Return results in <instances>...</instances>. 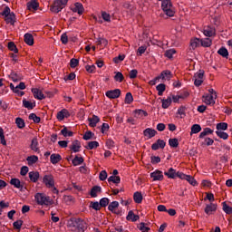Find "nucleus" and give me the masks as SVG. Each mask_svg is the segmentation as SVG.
Returning a JSON list of instances; mask_svg holds the SVG:
<instances>
[{
    "mask_svg": "<svg viewBox=\"0 0 232 232\" xmlns=\"http://www.w3.org/2000/svg\"><path fill=\"white\" fill-rule=\"evenodd\" d=\"M24 108H27V110H34L35 107V102H32L30 101H26V99L23 100Z\"/></svg>",
    "mask_w": 232,
    "mask_h": 232,
    "instance_id": "c756f323",
    "label": "nucleus"
},
{
    "mask_svg": "<svg viewBox=\"0 0 232 232\" xmlns=\"http://www.w3.org/2000/svg\"><path fill=\"white\" fill-rule=\"evenodd\" d=\"M24 222L22 219H18L13 223L14 229H17L18 231H21V227H23V224Z\"/></svg>",
    "mask_w": 232,
    "mask_h": 232,
    "instance_id": "a19ab883",
    "label": "nucleus"
},
{
    "mask_svg": "<svg viewBox=\"0 0 232 232\" xmlns=\"http://www.w3.org/2000/svg\"><path fill=\"white\" fill-rule=\"evenodd\" d=\"M170 148H179V139L173 138L169 140Z\"/></svg>",
    "mask_w": 232,
    "mask_h": 232,
    "instance_id": "864d4df0",
    "label": "nucleus"
},
{
    "mask_svg": "<svg viewBox=\"0 0 232 232\" xmlns=\"http://www.w3.org/2000/svg\"><path fill=\"white\" fill-rule=\"evenodd\" d=\"M82 162H84V158L79 156H75L72 160V166H81Z\"/></svg>",
    "mask_w": 232,
    "mask_h": 232,
    "instance_id": "e433bc0d",
    "label": "nucleus"
},
{
    "mask_svg": "<svg viewBox=\"0 0 232 232\" xmlns=\"http://www.w3.org/2000/svg\"><path fill=\"white\" fill-rule=\"evenodd\" d=\"M200 44L203 48H209L213 44V40L210 38L200 39Z\"/></svg>",
    "mask_w": 232,
    "mask_h": 232,
    "instance_id": "c85d7f7f",
    "label": "nucleus"
},
{
    "mask_svg": "<svg viewBox=\"0 0 232 232\" xmlns=\"http://www.w3.org/2000/svg\"><path fill=\"white\" fill-rule=\"evenodd\" d=\"M156 90L158 92V95H163L164 92H166V84L160 83L159 85H157Z\"/></svg>",
    "mask_w": 232,
    "mask_h": 232,
    "instance_id": "ea45409f",
    "label": "nucleus"
},
{
    "mask_svg": "<svg viewBox=\"0 0 232 232\" xmlns=\"http://www.w3.org/2000/svg\"><path fill=\"white\" fill-rule=\"evenodd\" d=\"M70 150H72V151H73L74 153H79L81 150V141H79V140H73L72 146L70 147Z\"/></svg>",
    "mask_w": 232,
    "mask_h": 232,
    "instance_id": "aec40b11",
    "label": "nucleus"
},
{
    "mask_svg": "<svg viewBox=\"0 0 232 232\" xmlns=\"http://www.w3.org/2000/svg\"><path fill=\"white\" fill-rule=\"evenodd\" d=\"M90 208H92V209H94L95 211H101V203H98L97 201H92L90 204Z\"/></svg>",
    "mask_w": 232,
    "mask_h": 232,
    "instance_id": "6e6d98bb",
    "label": "nucleus"
},
{
    "mask_svg": "<svg viewBox=\"0 0 232 232\" xmlns=\"http://www.w3.org/2000/svg\"><path fill=\"white\" fill-rule=\"evenodd\" d=\"M95 134L93 132H92V130H87L84 134H83V140H90Z\"/></svg>",
    "mask_w": 232,
    "mask_h": 232,
    "instance_id": "bf43d9fd",
    "label": "nucleus"
},
{
    "mask_svg": "<svg viewBox=\"0 0 232 232\" xmlns=\"http://www.w3.org/2000/svg\"><path fill=\"white\" fill-rule=\"evenodd\" d=\"M39 8V2L37 0H31L27 3V10H37Z\"/></svg>",
    "mask_w": 232,
    "mask_h": 232,
    "instance_id": "a878e982",
    "label": "nucleus"
},
{
    "mask_svg": "<svg viewBox=\"0 0 232 232\" xmlns=\"http://www.w3.org/2000/svg\"><path fill=\"white\" fill-rule=\"evenodd\" d=\"M150 179H153V181L164 180V175L161 170L157 169L150 173Z\"/></svg>",
    "mask_w": 232,
    "mask_h": 232,
    "instance_id": "9d476101",
    "label": "nucleus"
},
{
    "mask_svg": "<svg viewBox=\"0 0 232 232\" xmlns=\"http://www.w3.org/2000/svg\"><path fill=\"white\" fill-rule=\"evenodd\" d=\"M140 218V217L139 215H135V213H133V210L129 211L126 217V220H131V222H137V220H139Z\"/></svg>",
    "mask_w": 232,
    "mask_h": 232,
    "instance_id": "bb28decb",
    "label": "nucleus"
},
{
    "mask_svg": "<svg viewBox=\"0 0 232 232\" xmlns=\"http://www.w3.org/2000/svg\"><path fill=\"white\" fill-rule=\"evenodd\" d=\"M37 146H39V141H37V138H34L31 141L30 148L33 151H39V149Z\"/></svg>",
    "mask_w": 232,
    "mask_h": 232,
    "instance_id": "58836bf2",
    "label": "nucleus"
},
{
    "mask_svg": "<svg viewBox=\"0 0 232 232\" xmlns=\"http://www.w3.org/2000/svg\"><path fill=\"white\" fill-rule=\"evenodd\" d=\"M218 55H221V57H224L225 59H228L229 57V52L227 51V49L226 47H221L218 51Z\"/></svg>",
    "mask_w": 232,
    "mask_h": 232,
    "instance_id": "473e14b6",
    "label": "nucleus"
},
{
    "mask_svg": "<svg viewBox=\"0 0 232 232\" xmlns=\"http://www.w3.org/2000/svg\"><path fill=\"white\" fill-rule=\"evenodd\" d=\"M70 115V111L67 109H63L57 112L56 119H58V121H64V119H68Z\"/></svg>",
    "mask_w": 232,
    "mask_h": 232,
    "instance_id": "0eeeda50",
    "label": "nucleus"
},
{
    "mask_svg": "<svg viewBox=\"0 0 232 232\" xmlns=\"http://www.w3.org/2000/svg\"><path fill=\"white\" fill-rule=\"evenodd\" d=\"M32 93H33L34 99H37L38 101H43V99H46V96L43 93V91H41L37 88H33Z\"/></svg>",
    "mask_w": 232,
    "mask_h": 232,
    "instance_id": "1a4fd4ad",
    "label": "nucleus"
},
{
    "mask_svg": "<svg viewBox=\"0 0 232 232\" xmlns=\"http://www.w3.org/2000/svg\"><path fill=\"white\" fill-rule=\"evenodd\" d=\"M50 160L54 165L59 164V162H61V160H63V157L61 156V154L53 153L51 155Z\"/></svg>",
    "mask_w": 232,
    "mask_h": 232,
    "instance_id": "5701e85b",
    "label": "nucleus"
},
{
    "mask_svg": "<svg viewBox=\"0 0 232 232\" xmlns=\"http://www.w3.org/2000/svg\"><path fill=\"white\" fill-rule=\"evenodd\" d=\"M134 117L136 119H142V117H148V111L142 110V109H138L134 111Z\"/></svg>",
    "mask_w": 232,
    "mask_h": 232,
    "instance_id": "412c9836",
    "label": "nucleus"
},
{
    "mask_svg": "<svg viewBox=\"0 0 232 232\" xmlns=\"http://www.w3.org/2000/svg\"><path fill=\"white\" fill-rule=\"evenodd\" d=\"M159 148H160L161 150H164V148H166V141L159 139L156 140L155 143H153L151 145V150H153V151H157V150H159Z\"/></svg>",
    "mask_w": 232,
    "mask_h": 232,
    "instance_id": "6e6552de",
    "label": "nucleus"
},
{
    "mask_svg": "<svg viewBox=\"0 0 232 232\" xmlns=\"http://www.w3.org/2000/svg\"><path fill=\"white\" fill-rule=\"evenodd\" d=\"M151 164H159L160 162V157L159 156H151L150 157Z\"/></svg>",
    "mask_w": 232,
    "mask_h": 232,
    "instance_id": "774afa93",
    "label": "nucleus"
},
{
    "mask_svg": "<svg viewBox=\"0 0 232 232\" xmlns=\"http://www.w3.org/2000/svg\"><path fill=\"white\" fill-rule=\"evenodd\" d=\"M179 179L181 180H187V182L190 183L191 186H198L197 179L192 176L186 175L184 172L182 174H179Z\"/></svg>",
    "mask_w": 232,
    "mask_h": 232,
    "instance_id": "20e7f679",
    "label": "nucleus"
},
{
    "mask_svg": "<svg viewBox=\"0 0 232 232\" xmlns=\"http://www.w3.org/2000/svg\"><path fill=\"white\" fill-rule=\"evenodd\" d=\"M86 150H94L99 148V142L98 141H89L87 146H85Z\"/></svg>",
    "mask_w": 232,
    "mask_h": 232,
    "instance_id": "37998d69",
    "label": "nucleus"
},
{
    "mask_svg": "<svg viewBox=\"0 0 232 232\" xmlns=\"http://www.w3.org/2000/svg\"><path fill=\"white\" fill-rule=\"evenodd\" d=\"M43 182L45 184L46 188H52L55 186V180L53 179V175H44L43 178Z\"/></svg>",
    "mask_w": 232,
    "mask_h": 232,
    "instance_id": "7ed1b4c3",
    "label": "nucleus"
},
{
    "mask_svg": "<svg viewBox=\"0 0 232 232\" xmlns=\"http://www.w3.org/2000/svg\"><path fill=\"white\" fill-rule=\"evenodd\" d=\"M211 134H213V130H211L210 128H205L204 130L200 132L199 139H204L206 135H211Z\"/></svg>",
    "mask_w": 232,
    "mask_h": 232,
    "instance_id": "79ce46f5",
    "label": "nucleus"
},
{
    "mask_svg": "<svg viewBox=\"0 0 232 232\" xmlns=\"http://www.w3.org/2000/svg\"><path fill=\"white\" fill-rule=\"evenodd\" d=\"M160 75L161 76L162 81H164L166 79H167V81H170L171 77H173V74L171 73V71H169V70L162 71Z\"/></svg>",
    "mask_w": 232,
    "mask_h": 232,
    "instance_id": "cd10ccee",
    "label": "nucleus"
},
{
    "mask_svg": "<svg viewBox=\"0 0 232 232\" xmlns=\"http://www.w3.org/2000/svg\"><path fill=\"white\" fill-rule=\"evenodd\" d=\"M144 137H149V139H153L157 135V130L155 129L147 128L143 130Z\"/></svg>",
    "mask_w": 232,
    "mask_h": 232,
    "instance_id": "4468645a",
    "label": "nucleus"
},
{
    "mask_svg": "<svg viewBox=\"0 0 232 232\" xmlns=\"http://www.w3.org/2000/svg\"><path fill=\"white\" fill-rule=\"evenodd\" d=\"M24 41L28 46H34V35L30 33H26L24 36Z\"/></svg>",
    "mask_w": 232,
    "mask_h": 232,
    "instance_id": "f3484780",
    "label": "nucleus"
},
{
    "mask_svg": "<svg viewBox=\"0 0 232 232\" xmlns=\"http://www.w3.org/2000/svg\"><path fill=\"white\" fill-rule=\"evenodd\" d=\"M115 73L114 81H116V82H122L124 81V74L121 72H117Z\"/></svg>",
    "mask_w": 232,
    "mask_h": 232,
    "instance_id": "09e8293b",
    "label": "nucleus"
},
{
    "mask_svg": "<svg viewBox=\"0 0 232 232\" xmlns=\"http://www.w3.org/2000/svg\"><path fill=\"white\" fill-rule=\"evenodd\" d=\"M124 59H126V55L125 54H120L118 57L113 58V63L115 64H119V63L124 61Z\"/></svg>",
    "mask_w": 232,
    "mask_h": 232,
    "instance_id": "e2e57ef3",
    "label": "nucleus"
},
{
    "mask_svg": "<svg viewBox=\"0 0 232 232\" xmlns=\"http://www.w3.org/2000/svg\"><path fill=\"white\" fill-rule=\"evenodd\" d=\"M28 166H34V164H35L38 160H39V157L33 155V156H29L26 158Z\"/></svg>",
    "mask_w": 232,
    "mask_h": 232,
    "instance_id": "2f4dec72",
    "label": "nucleus"
},
{
    "mask_svg": "<svg viewBox=\"0 0 232 232\" xmlns=\"http://www.w3.org/2000/svg\"><path fill=\"white\" fill-rule=\"evenodd\" d=\"M9 77L12 79V81L14 82H19V81L23 80V77H21V75H19L17 72H12L9 75Z\"/></svg>",
    "mask_w": 232,
    "mask_h": 232,
    "instance_id": "c9c22d12",
    "label": "nucleus"
},
{
    "mask_svg": "<svg viewBox=\"0 0 232 232\" xmlns=\"http://www.w3.org/2000/svg\"><path fill=\"white\" fill-rule=\"evenodd\" d=\"M28 175H29L30 181L34 183L37 182L39 180V178L41 177V175L39 174V171H34V170L30 171Z\"/></svg>",
    "mask_w": 232,
    "mask_h": 232,
    "instance_id": "a211bd4d",
    "label": "nucleus"
},
{
    "mask_svg": "<svg viewBox=\"0 0 232 232\" xmlns=\"http://www.w3.org/2000/svg\"><path fill=\"white\" fill-rule=\"evenodd\" d=\"M217 130H218V131H220V130H222L223 131H226V130H227V122L218 123Z\"/></svg>",
    "mask_w": 232,
    "mask_h": 232,
    "instance_id": "13d9d810",
    "label": "nucleus"
},
{
    "mask_svg": "<svg viewBox=\"0 0 232 232\" xmlns=\"http://www.w3.org/2000/svg\"><path fill=\"white\" fill-rule=\"evenodd\" d=\"M15 124L17 125V128H19L20 130H23V128H24L25 126L24 120H23V118H16Z\"/></svg>",
    "mask_w": 232,
    "mask_h": 232,
    "instance_id": "8fccbe9b",
    "label": "nucleus"
},
{
    "mask_svg": "<svg viewBox=\"0 0 232 232\" xmlns=\"http://www.w3.org/2000/svg\"><path fill=\"white\" fill-rule=\"evenodd\" d=\"M137 75H139V71H137V69H133L129 72L130 79H137Z\"/></svg>",
    "mask_w": 232,
    "mask_h": 232,
    "instance_id": "338daca9",
    "label": "nucleus"
},
{
    "mask_svg": "<svg viewBox=\"0 0 232 232\" xmlns=\"http://www.w3.org/2000/svg\"><path fill=\"white\" fill-rule=\"evenodd\" d=\"M89 126L91 128H95L98 124V122H101V119L99 116L93 114L92 118H88Z\"/></svg>",
    "mask_w": 232,
    "mask_h": 232,
    "instance_id": "ddd939ff",
    "label": "nucleus"
},
{
    "mask_svg": "<svg viewBox=\"0 0 232 232\" xmlns=\"http://www.w3.org/2000/svg\"><path fill=\"white\" fill-rule=\"evenodd\" d=\"M178 115H180V119L186 117V106L181 105L178 110Z\"/></svg>",
    "mask_w": 232,
    "mask_h": 232,
    "instance_id": "5fc2aeb1",
    "label": "nucleus"
},
{
    "mask_svg": "<svg viewBox=\"0 0 232 232\" xmlns=\"http://www.w3.org/2000/svg\"><path fill=\"white\" fill-rule=\"evenodd\" d=\"M97 193H102V188L100 186H93L90 191V195L91 197H92V198H97Z\"/></svg>",
    "mask_w": 232,
    "mask_h": 232,
    "instance_id": "4be33fe9",
    "label": "nucleus"
},
{
    "mask_svg": "<svg viewBox=\"0 0 232 232\" xmlns=\"http://www.w3.org/2000/svg\"><path fill=\"white\" fill-rule=\"evenodd\" d=\"M217 204H213V203H210V204H208L205 208V213L206 215H211V213H215V211H217Z\"/></svg>",
    "mask_w": 232,
    "mask_h": 232,
    "instance_id": "dca6fc26",
    "label": "nucleus"
},
{
    "mask_svg": "<svg viewBox=\"0 0 232 232\" xmlns=\"http://www.w3.org/2000/svg\"><path fill=\"white\" fill-rule=\"evenodd\" d=\"M11 186H14L17 189H20V191H23L24 186L21 184V180L17 178H13L10 180Z\"/></svg>",
    "mask_w": 232,
    "mask_h": 232,
    "instance_id": "2eb2a0df",
    "label": "nucleus"
},
{
    "mask_svg": "<svg viewBox=\"0 0 232 232\" xmlns=\"http://www.w3.org/2000/svg\"><path fill=\"white\" fill-rule=\"evenodd\" d=\"M72 11L78 14L79 15H82V14H84V5L77 2L74 4V7L72 8Z\"/></svg>",
    "mask_w": 232,
    "mask_h": 232,
    "instance_id": "9b49d317",
    "label": "nucleus"
},
{
    "mask_svg": "<svg viewBox=\"0 0 232 232\" xmlns=\"http://www.w3.org/2000/svg\"><path fill=\"white\" fill-rule=\"evenodd\" d=\"M216 134L218 135V137H219V139H223V140H227L229 137V134H227V132L221 131V130H217Z\"/></svg>",
    "mask_w": 232,
    "mask_h": 232,
    "instance_id": "a18cd8bd",
    "label": "nucleus"
},
{
    "mask_svg": "<svg viewBox=\"0 0 232 232\" xmlns=\"http://www.w3.org/2000/svg\"><path fill=\"white\" fill-rule=\"evenodd\" d=\"M190 46L192 50H195L200 46V39L199 38H192L190 40Z\"/></svg>",
    "mask_w": 232,
    "mask_h": 232,
    "instance_id": "72a5a7b5",
    "label": "nucleus"
},
{
    "mask_svg": "<svg viewBox=\"0 0 232 232\" xmlns=\"http://www.w3.org/2000/svg\"><path fill=\"white\" fill-rule=\"evenodd\" d=\"M67 227H69L71 231L84 232L86 229H88V224H86L84 219L79 218H71L67 221Z\"/></svg>",
    "mask_w": 232,
    "mask_h": 232,
    "instance_id": "f257e3e1",
    "label": "nucleus"
},
{
    "mask_svg": "<svg viewBox=\"0 0 232 232\" xmlns=\"http://www.w3.org/2000/svg\"><path fill=\"white\" fill-rule=\"evenodd\" d=\"M217 31L215 30L214 27L211 26H207L204 31L203 34L204 35H206V37H215V35H217Z\"/></svg>",
    "mask_w": 232,
    "mask_h": 232,
    "instance_id": "f8f14e48",
    "label": "nucleus"
},
{
    "mask_svg": "<svg viewBox=\"0 0 232 232\" xmlns=\"http://www.w3.org/2000/svg\"><path fill=\"white\" fill-rule=\"evenodd\" d=\"M223 211L227 213V215L232 214V208L227 205V203L223 202Z\"/></svg>",
    "mask_w": 232,
    "mask_h": 232,
    "instance_id": "052dcab7",
    "label": "nucleus"
},
{
    "mask_svg": "<svg viewBox=\"0 0 232 232\" xmlns=\"http://www.w3.org/2000/svg\"><path fill=\"white\" fill-rule=\"evenodd\" d=\"M29 120L34 121L35 124H39V122H41V117L37 116L36 113H31L29 115Z\"/></svg>",
    "mask_w": 232,
    "mask_h": 232,
    "instance_id": "de8ad7c7",
    "label": "nucleus"
},
{
    "mask_svg": "<svg viewBox=\"0 0 232 232\" xmlns=\"http://www.w3.org/2000/svg\"><path fill=\"white\" fill-rule=\"evenodd\" d=\"M133 200L136 204H142V193L137 191L133 195Z\"/></svg>",
    "mask_w": 232,
    "mask_h": 232,
    "instance_id": "f704fd0d",
    "label": "nucleus"
},
{
    "mask_svg": "<svg viewBox=\"0 0 232 232\" xmlns=\"http://www.w3.org/2000/svg\"><path fill=\"white\" fill-rule=\"evenodd\" d=\"M125 104H131L133 102V95L131 92H127L125 96Z\"/></svg>",
    "mask_w": 232,
    "mask_h": 232,
    "instance_id": "4d7b16f0",
    "label": "nucleus"
},
{
    "mask_svg": "<svg viewBox=\"0 0 232 232\" xmlns=\"http://www.w3.org/2000/svg\"><path fill=\"white\" fill-rule=\"evenodd\" d=\"M161 102H162L161 106L163 110H168V108L171 106V102H172L171 97H168L166 100L165 99L161 100Z\"/></svg>",
    "mask_w": 232,
    "mask_h": 232,
    "instance_id": "7c9ffc66",
    "label": "nucleus"
},
{
    "mask_svg": "<svg viewBox=\"0 0 232 232\" xmlns=\"http://www.w3.org/2000/svg\"><path fill=\"white\" fill-rule=\"evenodd\" d=\"M61 133L63 135V137H73V132L72 130H68L67 127H63Z\"/></svg>",
    "mask_w": 232,
    "mask_h": 232,
    "instance_id": "603ef678",
    "label": "nucleus"
},
{
    "mask_svg": "<svg viewBox=\"0 0 232 232\" xmlns=\"http://www.w3.org/2000/svg\"><path fill=\"white\" fill-rule=\"evenodd\" d=\"M105 95L108 99H119L121 97V89L107 91Z\"/></svg>",
    "mask_w": 232,
    "mask_h": 232,
    "instance_id": "39448f33",
    "label": "nucleus"
},
{
    "mask_svg": "<svg viewBox=\"0 0 232 232\" xmlns=\"http://www.w3.org/2000/svg\"><path fill=\"white\" fill-rule=\"evenodd\" d=\"M7 48L10 52H14V53H19V49H17V45H15V43L14 42H9L7 44Z\"/></svg>",
    "mask_w": 232,
    "mask_h": 232,
    "instance_id": "4c0bfd02",
    "label": "nucleus"
},
{
    "mask_svg": "<svg viewBox=\"0 0 232 232\" xmlns=\"http://www.w3.org/2000/svg\"><path fill=\"white\" fill-rule=\"evenodd\" d=\"M200 131H202V127H200L199 124H194L191 127L190 135H193V133H200Z\"/></svg>",
    "mask_w": 232,
    "mask_h": 232,
    "instance_id": "c03bdc74",
    "label": "nucleus"
},
{
    "mask_svg": "<svg viewBox=\"0 0 232 232\" xmlns=\"http://www.w3.org/2000/svg\"><path fill=\"white\" fill-rule=\"evenodd\" d=\"M183 172H180V171H178L173 169V168H170L169 169V170L167 172H164V175L166 177H168V179H177V177L179 178V175H182Z\"/></svg>",
    "mask_w": 232,
    "mask_h": 232,
    "instance_id": "423d86ee",
    "label": "nucleus"
},
{
    "mask_svg": "<svg viewBox=\"0 0 232 232\" xmlns=\"http://www.w3.org/2000/svg\"><path fill=\"white\" fill-rule=\"evenodd\" d=\"M46 198V196H44V194L43 193H37L34 196L35 201L37 202V204L39 206H44V198Z\"/></svg>",
    "mask_w": 232,
    "mask_h": 232,
    "instance_id": "b1692460",
    "label": "nucleus"
},
{
    "mask_svg": "<svg viewBox=\"0 0 232 232\" xmlns=\"http://www.w3.org/2000/svg\"><path fill=\"white\" fill-rule=\"evenodd\" d=\"M174 53H177L175 49L167 50L165 52V57H168V59H172Z\"/></svg>",
    "mask_w": 232,
    "mask_h": 232,
    "instance_id": "680f3d73",
    "label": "nucleus"
},
{
    "mask_svg": "<svg viewBox=\"0 0 232 232\" xmlns=\"http://www.w3.org/2000/svg\"><path fill=\"white\" fill-rule=\"evenodd\" d=\"M204 100L203 102H206L208 106H215V99L213 98V95L211 94H206L203 96Z\"/></svg>",
    "mask_w": 232,
    "mask_h": 232,
    "instance_id": "6ab92c4d",
    "label": "nucleus"
},
{
    "mask_svg": "<svg viewBox=\"0 0 232 232\" xmlns=\"http://www.w3.org/2000/svg\"><path fill=\"white\" fill-rule=\"evenodd\" d=\"M108 204H110V198H102V199H100L101 208H106V206H108Z\"/></svg>",
    "mask_w": 232,
    "mask_h": 232,
    "instance_id": "0e129e2a",
    "label": "nucleus"
},
{
    "mask_svg": "<svg viewBox=\"0 0 232 232\" xmlns=\"http://www.w3.org/2000/svg\"><path fill=\"white\" fill-rule=\"evenodd\" d=\"M71 68H77L79 66V59L72 58L70 61Z\"/></svg>",
    "mask_w": 232,
    "mask_h": 232,
    "instance_id": "69168bd1",
    "label": "nucleus"
},
{
    "mask_svg": "<svg viewBox=\"0 0 232 232\" xmlns=\"http://www.w3.org/2000/svg\"><path fill=\"white\" fill-rule=\"evenodd\" d=\"M5 21L6 24H12L14 26L15 24V14L12 12L11 14L5 17Z\"/></svg>",
    "mask_w": 232,
    "mask_h": 232,
    "instance_id": "393cba45",
    "label": "nucleus"
},
{
    "mask_svg": "<svg viewBox=\"0 0 232 232\" xmlns=\"http://www.w3.org/2000/svg\"><path fill=\"white\" fill-rule=\"evenodd\" d=\"M108 182H112L113 184H121L120 176H111L108 178Z\"/></svg>",
    "mask_w": 232,
    "mask_h": 232,
    "instance_id": "49530a36",
    "label": "nucleus"
},
{
    "mask_svg": "<svg viewBox=\"0 0 232 232\" xmlns=\"http://www.w3.org/2000/svg\"><path fill=\"white\" fill-rule=\"evenodd\" d=\"M117 208H119L118 201H112L108 206V209H109V211H111V213H113V211H115V209H117Z\"/></svg>",
    "mask_w": 232,
    "mask_h": 232,
    "instance_id": "3c124183",
    "label": "nucleus"
},
{
    "mask_svg": "<svg viewBox=\"0 0 232 232\" xmlns=\"http://www.w3.org/2000/svg\"><path fill=\"white\" fill-rule=\"evenodd\" d=\"M68 0H54L53 5L50 6L51 12L53 14H59L63 8H66Z\"/></svg>",
    "mask_w": 232,
    "mask_h": 232,
    "instance_id": "f03ea898",
    "label": "nucleus"
}]
</instances>
